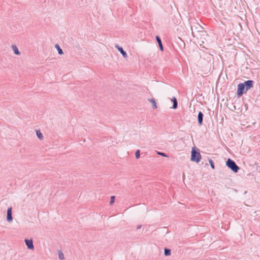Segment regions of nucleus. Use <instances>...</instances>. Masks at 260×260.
Returning <instances> with one entry per match:
<instances>
[{"label": "nucleus", "mask_w": 260, "mask_h": 260, "mask_svg": "<svg viewBox=\"0 0 260 260\" xmlns=\"http://www.w3.org/2000/svg\"><path fill=\"white\" fill-rule=\"evenodd\" d=\"M36 134H37L38 138L39 139L42 140L43 139V136L40 131H37Z\"/></svg>", "instance_id": "11"}, {"label": "nucleus", "mask_w": 260, "mask_h": 260, "mask_svg": "<svg viewBox=\"0 0 260 260\" xmlns=\"http://www.w3.org/2000/svg\"><path fill=\"white\" fill-rule=\"evenodd\" d=\"M141 225H139V226H138V227H137V229H140V228H141Z\"/></svg>", "instance_id": "20"}, {"label": "nucleus", "mask_w": 260, "mask_h": 260, "mask_svg": "<svg viewBox=\"0 0 260 260\" xmlns=\"http://www.w3.org/2000/svg\"><path fill=\"white\" fill-rule=\"evenodd\" d=\"M253 82L252 80H248L244 83H239L238 85L237 95L241 96L244 93L246 92L249 89L253 87Z\"/></svg>", "instance_id": "1"}, {"label": "nucleus", "mask_w": 260, "mask_h": 260, "mask_svg": "<svg viewBox=\"0 0 260 260\" xmlns=\"http://www.w3.org/2000/svg\"><path fill=\"white\" fill-rule=\"evenodd\" d=\"M12 49L14 51V53L15 54L19 55L20 54V52L18 50V48L17 47V46L16 45H12Z\"/></svg>", "instance_id": "8"}, {"label": "nucleus", "mask_w": 260, "mask_h": 260, "mask_svg": "<svg viewBox=\"0 0 260 260\" xmlns=\"http://www.w3.org/2000/svg\"><path fill=\"white\" fill-rule=\"evenodd\" d=\"M172 101L173 102V108L176 109L177 106V102L176 99L175 98H174L172 100Z\"/></svg>", "instance_id": "12"}, {"label": "nucleus", "mask_w": 260, "mask_h": 260, "mask_svg": "<svg viewBox=\"0 0 260 260\" xmlns=\"http://www.w3.org/2000/svg\"><path fill=\"white\" fill-rule=\"evenodd\" d=\"M114 201H115V197L114 196H112L111 198V201L110 202V204L112 205L114 202Z\"/></svg>", "instance_id": "17"}, {"label": "nucleus", "mask_w": 260, "mask_h": 260, "mask_svg": "<svg viewBox=\"0 0 260 260\" xmlns=\"http://www.w3.org/2000/svg\"><path fill=\"white\" fill-rule=\"evenodd\" d=\"M7 220L8 222H11L12 220L11 207L9 208L7 210Z\"/></svg>", "instance_id": "4"}, {"label": "nucleus", "mask_w": 260, "mask_h": 260, "mask_svg": "<svg viewBox=\"0 0 260 260\" xmlns=\"http://www.w3.org/2000/svg\"><path fill=\"white\" fill-rule=\"evenodd\" d=\"M58 256L60 259H64L63 254L61 252H59Z\"/></svg>", "instance_id": "16"}, {"label": "nucleus", "mask_w": 260, "mask_h": 260, "mask_svg": "<svg viewBox=\"0 0 260 260\" xmlns=\"http://www.w3.org/2000/svg\"><path fill=\"white\" fill-rule=\"evenodd\" d=\"M149 101L152 103L154 109H156L157 108V104L154 99H151V100H149Z\"/></svg>", "instance_id": "10"}, {"label": "nucleus", "mask_w": 260, "mask_h": 260, "mask_svg": "<svg viewBox=\"0 0 260 260\" xmlns=\"http://www.w3.org/2000/svg\"><path fill=\"white\" fill-rule=\"evenodd\" d=\"M156 40H157V42L158 43V45H159L160 49L161 51H163V47H162V43H161V40H160V38L158 37H156Z\"/></svg>", "instance_id": "9"}, {"label": "nucleus", "mask_w": 260, "mask_h": 260, "mask_svg": "<svg viewBox=\"0 0 260 260\" xmlns=\"http://www.w3.org/2000/svg\"><path fill=\"white\" fill-rule=\"evenodd\" d=\"M157 154L164 157H167V156L164 153L162 152H158Z\"/></svg>", "instance_id": "19"}, {"label": "nucleus", "mask_w": 260, "mask_h": 260, "mask_svg": "<svg viewBox=\"0 0 260 260\" xmlns=\"http://www.w3.org/2000/svg\"><path fill=\"white\" fill-rule=\"evenodd\" d=\"M117 49L120 52L124 58L127 57L126 53L123 50L122 48L117 45L116 46Z\"/></svg>", "instance_id": "6"}, {"label": "nucleus", "mask_w": 260, "mask_h": 260, "mask_svg": "<svg viewBox=\"0 0 260 260\" xmlns=\"http://www.w3.org/2000/svg\"><path fill=\"white\" fill-rule=\"evenodd\" d=\"M203 114L201 112L198 114V121L200 124H202Z\"/></svg>", "instance_id": "7"}, {"label": "nucleus", "mask_w": 260, "mask_h": 260, "mask_svg": "<svg viewBox=\"0 0 260 260\" xmlns=\"http://www.w3.org/2000/svg\"><path fill=\"white\" fill-rule=\"evenodd\" d=\"M171 254V252H170V250H169V249H166L165 250V254L167 256V255H170Z\"/></svg>", "instance_id": "15"}, {"label": "nucleus", "mask_w": 260, "mask_h": 260, "mask_svg": "<svg viewBox=\"0 0 260 260\" xmlns=\"http://www.w3.org/2000/svg\"><path fill=\"white\" fill-rule=\"evenodd\" d=\"M226 165L229 168L231 169L234 172H237L238 170H239V168L238 166H237L235 162L231 160V159H228V160L226 161Z\"/></svg>", "instance_id": "2"}, {"label": "nucleus", "mask_w": 260, "mask_h": 260, "mask_svg": "<svg viewBox=\"0 0 260 260\" xmlns=\"http://www.w3.org/2000/svg\"><path fill=\"white\" fill-rule=\"evenodd\" d=\"M55 47L57 49V50L58 51V53L59 54H63V52L62 51V49L60 48V47L59 46V45L58 44H56L55 45Z\"/></svg>", "instance_id": "13"}, {"label": "nucleus", "mask_w": 260, "mask_h": 260, "mask_svg": "<svg viewBox=\"0 0 260 260\" xmlns=\"http://www.w3.org/2000/svg\"><path fill=\"white\" fill-rule=\"evenodd\" d=\"M209 162L210 164V165H211L212 168L214 169V165L213 161L212 160H210Z\"/></svg>", "instance_id": "18"}, {"label": "nucleus", "mask_w": 260, "mask_h": 260, "mask_svg": "<svg viewBox=\"0 0 260 260\" xmlns=\"http://www.w3.org/2000/svg\"><path fill=\"white\" fill-rule=\"evenodd\" d=\"M201 159V155L199 152H196L194 149L191 151V160L199 162Z\"/></svg>", "instance_id": "3"}, {"label": "nucleus", "mask_w": 260, "mask_h": 260, "mask_svg": "<svg viewBox=\"0 0 260 260\" xmlns=\"http://www.w3.org/2000/svg\"><path fill=\"white\" fill-rule=\"evenodd\" d=\"M25 241L28 248L30 249H34V245L31 240H25Z\"/></svg>", "instance_id": "5"}, {"label": "nucleus", "mask_w": 260, "mask_h": 260, "mask_svg": "<svg viewBox=\"0 0 260 260\" xmlns=\"http://www.w3.org/2000/svg\"><path fill=\"white\" fill-rule=\"evenodd\" d=\"M136 157L138 159L140 156V151L139 150H138L136 151L135 153Z\"/></svg>", "instance_id": "14"}]
</instances>
